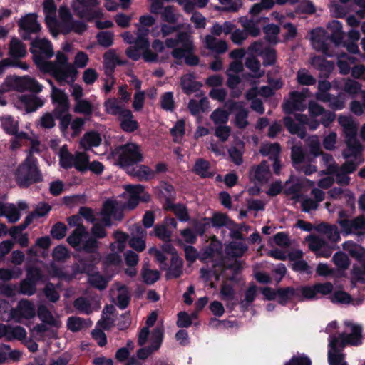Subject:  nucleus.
I'll return each mask as SVG.
<instances>
[{
  "mask_svg": "<svg viewBox=\"0 0 365 365\" xmlns=\"http://www.w3.org/2000/svg\"><path fill=\"white\" fill-rule=\"evenodd\" d=\"M346 326L351 327V334L341 333L338 336H330L329 338V350L327 353L329 365H349L346 361V354L342 352L347 344L360 346L362 344V327L352 322H346Z\"/></svg>",
  "mask_w": 365,
  "mask_h": 365,
  "instance_id": "obj_1",
  "label": "nucleus"
},
{
  "mask_svg": "<svg viewBox=\"0 0 365 365\" xmlns=\"http://www.w3.org/2000/svg\"><path fill=\"white\" fill-rule=\"evenodd\" d=\"M14 175L19 187H29L34 183L41 182L43 180L38 160L31 155H27L24 160L19 164Z\"/></svg>",
  "mask_w": 365,
  "mask_h": 365,
  "instance_id": "obj_2",
  "label": "nucleus"
},
{
  "mask_svg": "<svg viewBox=\"0 0 365 365\" xmlns=\"http://www.w3.org/2000/svg\"><path fill=\"white\" fill-rule=\"evenodd\" d=\"M115 153L118 166L131 176L133 174L132 170L135 169V166L144 161L142 147L136 143H126L118 145Z\"/></svg>",
  "mask_w": 365,
  "mask_h": 365,
  "instance_id": "obj_3",
  "label": "nucleus"
},
{
  "mask_svg": "<svg viewBox=\"0 0 365 365\" xmlns=\"http://www.w3.org/2000/svg\"><path fill=\"white\" fill-rule=\"evenodd\" d=\"M34 48H38L47 56V57H51L53 56V52L51 42L46 39H39V38H36V39L33 40L31 42L30 51L34 55V61L37 68H38L41 71H43V73H49L51 75L53 61H48L45 60L41 54L35 53Z\"/></svg>",
  "mask_w": 365,
  "mask_h": 365,
  "instance_id": "obj_4",
  "label": "nucleus"
},
{
  "mask_svg": "<svg viewBox=\"0 0 365 365\" xmlns=\"http://www.w3.org/2000/svg\"><path fill=\"white\" fill-rule=\"evenodd\" d=\"M334 289V285L331 282H317L314 285H299L297 287L298 294L297 299L300 302L302 300H310L318 299V294L327 295L330 294Z\"/></svg>",
  "mask_w": 365,
  "mask_h": 365,
  "instance_id": "obj_5",
  "label": "nucleus"
},
{
  "mask_svg": "<svg viewBox=\"0 0 365 365\" xmlns=\"http://www.w3.org/2000/svg\"><path fill=\"white\" fill-rule=\"evenodd\" d=\"M344 34L342 29L339 32L331 33L329 36L325 37L324 31L322 33L317 32V31L312 30L311 32V40L314 48L317 50L321 51L324 54L329 55V47L327 42V39L330 40L336 46L343 45ZM331 56V54L329 55Z\"/></svg>",
  "mask_w": 365,
  "mask_h": 365,
  "instance_id": "obj_6",
  "label": "nucleus"
},
{
  "mask_svg": "<svg viewBox=\"0 0 365 365\" xmlns=\"http://www.w3.org/2000/svg\"><path fill=\"white\" fill-rule=\"evenodd\" d=\"M7 79L12 88L19 92L29 91L39 93L43 89V86L38 80L29 75L10 76Z\"/></svg>",
  "mask_w": 365,
  "mask_h": 365,
  "instance_id": "obj_7",
  "label": "nucleus"
},
{
  "mask_svg": "<svg viewBox=\"0 0 365 365\" xmlns=\"http://www.w3.org/2000/svg\"><path fill=\"white\" fill-rule=\"evenodd\" d=\"M77 74L76 68L68 61L62 67H56L55 63H52L51 75L60 84H62L63 82H75Z\"/></svg>",
  "mask_w": 365,
  "mask_h": 365,
  "instance_id": "obj_8",
  "label": "nucleus"
},
{
  "mask_svg": "<svg viewBox=\"0 0 365 365\" xmlns=\"http://www.w3.org/2000/svg\"><path fill=\"white\" fill-rule=\"evenodd\" d=\"M225 106L230 111V113L237 112L235 118V126L240 128V129H244L249 125L247 120L249 112L245 109L242 101L230 100L226 101Z\"/></svg>",
  "mask_w": 365,
  "mask_h": 365,
  "instance_id": "obj_9",
  "label": "nucleus"
},
{
  "mask_svg": "<svg viewBox=\"0 0 365 365\" xmlns=\"http://www.w3.org/2000/svg\"><path fill=\"white\" fill-rule=\"evenodd\" d=\"M341 232L346 235L356 234L365 236V215H359L353 219L344 220L340 222Z\"/></svg>",
  "mask_w": 365,
  "mask_h": 365,
  "instance_id": "obj_10",
  "label": "nucleus"
},
{
  "mask_svg": "<svg viewBox=\"0 0 365 365\" xmlns=\"http://www.w3.org/2000/svg\"><path fill=\"white\" fill-rule=\"evenodd\" d=\"M338 123L343 129L345 135V143L347 145L350 139L357 136L358 125L354 122L352 117L345 116V115H340L338 117Z\"/></svg>",
  "mask_w": 365,
  "mask_h": 365,
  "instance_id": "obj_11",
  "label": "nucleus"
},
{
  "mask_svg": "<svg viewBox=\"0 0 365 365\" xmlns=\"http://www.w3.org/2000/svg\"><path fill=\"white\" fill-rule=\"evenodd\" d=\"M37 93L21 94L19 101L24 105L26 112H36L38 108H41L44 104V100L36 96Z\"/></svg>",
  "mask_w": 365,
  "mask_h": 365,
  "instance_id": "obj_12",
  "label": "nucleus"
},
{
  "mask_svg": "<svg viewBox=\"0 0 365 365\" xmlns=\"http://www.w3.org/2000/svg\"><path fill=\"white\" fill-rule=\"evenodd\" d=\"M4 336H6L9 341L12 339H24L26 337V331L24 327H21V325L11 327V325L0 322V339Z\"/></svg>",
  "mask_w": 365,
  "mask_h": 365,
  "instance_id": "obj_13",
  "label": "nucleus"
},
{
  "mask_svg": "<svg viewBox=\"0 0 365 365\" xmlns=\"http://www.w3.org/2000/svg\"><path fill=\"white\" fill-rule=\"evenodd\" d=\"M180 86L183 92L190 95L198 91L202 86V83L196 81L195 73H188L181 76Z\"/></svg>",
  "mask_w": 365,
  "mask_h": 365,
  "instance_id": "obj_14",
  "label": "nucleus"
},
{
  "mask_svg": "<svg viewBox=\"0 0 365 365\" xmlns=\"http://www.w3.org/2000/svg\"><path fill=\"white\" fill-rule=\"evenodd\" d=\"M120 127L123 131L129 133L135 132L139 128V123L137 120L133 119L132 111L125 109L123 107L120 118Z\"/></svg>",
  "mask_w": 365,
  "mask_h": 365,
  "instance_id": "obj_15",
  "label": "nucleus"
},
{
  "mask_svg": "<svg viewBox=\"0 0 365 365\" xmlns=\"http://www.w3.org/2000/svg\"><path fill=\"white\" fill-rule=\"evenodd\" d=\"M14 317H23L26 319L34 318L36 315L35 306L29 299H21L17 306V309L11 312Z\"/></svg>",
  "mask_w": 365,
  "mask_h": 365,
  "instance_id": "obj_16",
  "label": "nucleus"
},
{
  "mask_svg": "<svg viewBox=\"0 0 365 365\" xmlns=\"http://www.w3.org/2000/svg\"><path fill=\"white\" fill-rule=\"evenodd\" d=\"M79 5V6H73V9L74 11L76 13L78 16L81 18H92L94 17L93 14V9L96 7V6L99 5V1L98 0H76Z\"/></svg>",
  "mask_w": 365,
  "mask_h": 365,
  "instance_id": "obj_17",
  "label": "nucleus"
},
{
  "mask_svg": "<svg viewBox=\"0 0 365 365\" xmlns=\"http://www.w3.org/2000/svg\"><path fill=\"white\" fill-rule=\"evenodd\" d=\"M123 64V61L118 58L114 50H108V51L104 53V68L105 73L107 76H110V78H114L113 73L115 69V65Z\"/></svg>",
  "mask_w": 365,
  "mask_h": 365,
  "instance_id": "obj_18",
  "label": "nucleus"
},
{
  "mask_svg": "<svg viewBox=\"0 0 365 365\" xmlns=\"http://www.w3.org/2000/svg\"><path fill=\"white\" fill-rule=\"evenodd\" d=\"M311 64L314 68H317L325 78H328L334 69V61L326 60L325 58L320 56H314L311 60Z\"/></svg>",
  "mask_w": 365,
  "mask_h": 365,
  "instance_id": "obj_19",
  "label": "nucleus"
},
{
  "mask_svg": "<svg viewBox=\"0 0 365 365\" xmlns=\"http://www.w3.org/2000/svg\"><path fill=\"white\" fill-rule=\"evenodd\" d=\"M271 174L268 161L262 160L255 168H252V178L259 182H267Z\"/></svg>",
  "mask_w": 365,
  "mask_h": 365,
  "instance_id": "obj_20",
  "label": "nucleus"
},
{
  "mask_svg": "<svg viewBox=\"0 0 365 365\" xmlns=\"http://www.w3.org/2000/svg\"><path fill=\"white\" fill-rule=\"evenodd\" d=\"M222 252V243L216 235L212 236L207 247L202 252V259H212L215 255H221Z\"/></svg>",
  "mask_w": 365,
  "mask_h": 365,
  "instance_id": "obj_21",
  "label": "nucleus"
},
{
  "mask_svg": "<svg viewBox=\"0 0 365 365\" xmlns=\"http://www.w3.org/2000/svg\"><path fill=\"white\" fill-rule=\"evenodd\" d=\"M183 262L177 252L173 255L170 260V266L167 269L165 277L167 279L179 278L182 274Z\"/></svg>",
  "mask_w": 365,
  "mask_h": 365,
  "instance_id": "obj_22",
  "label": "nucleus"
},
{
  "mask_svg": "<svg viewBox=\"0 0 365 365\" xmlns=\"http://www.w3.org/2000/svg\"><path fill=\"white\" fill-rule=\"evenodd\" d=\"M59 17L61 23L59 24L60 31L63 35H68L70 34L71 24L72 22L73 15L67 6L59 7Z\"/></svg>",
  "mask_w": 365,
  "mask_h": 365,
  "instance_id": "obj_23",
  "label": "nucleus"
},
{
  "mask_svg": "<svg viewBox=\"0 0 365 365\" xmlns=\"http://www.w3.org/2000/svg\"><path fill=\"white\" fill-rule=\"evenodd\" d=\"M211 164L204 158H197L193 165L192 171L202 178H211L215 175L213 171H210Z\"/></svg>",
  "mask_w": 365,
  "mask_h": 365,
  "instance_id": "obj_24",
  "label": "nucleus"
},
{
  "mask_svg": "<svg viewBox=\"0 0 365 365\" xmlns=\"http://www.w3.org/2000/svg\"><path fill=\"white\" fill-rule=\"evenodd\" d=\"M297 294L298 292L297 291V287H279L277 289V302L278 304H282V306H286V304H287L293 297H296L297 299Z\"/></svg>",
  "mask_w": 365,
  "mask_h": 365,
  "instance_id": "obj_25",
  "label": "nucleus"
},
{
  "mask_svg": "<svg viewBox=\"0 0 365 365\" xmlns=\"http://www.w3.org/2000/svg\"><path fill=\"white\" fill-rule=\"evenodd\" d=\"M80 143L85 150H88L92 146H99L101 145L102 138L98 131L90 130L84 133Z\"/></svg>",
  "mask_w": 365,
  "mask_h": 365,
  "instance_id": "obj_26",
  "label": "nucleus"
},
{
  "mask_svg": "<svg viewBox=\"0 0 365 365\" xmlns=\"http://www.w3.org/2000/svg\"><path fill=\"white\" fill-rule=\"evenodd\" d=\"M205 46L207 49L217 53V54H222L227 49V43L225 40H217L212 35L205 36Z\"/></svg>",
  "mask_w": 365,
  "mask_h": 365,
  "instance_id": "obj_27",
  "label": "nucleus"
},
{
  "mask_svg": "<svg viewBox=\"0 0 365 365\" xmlns=\"http://www.w3.org/2000/svg\"><path fill=\"white\" fill-rule=\"evenodd\" d=\"M131 171L133 172L132 176L138 178L140 181H148L155 178L154 170L145 164H136L135 169Z\"/></svg>",
  "mask_w": 365,
  "mask_h": 365,
  "instance_id": "obj_28",
  "label": "nucleus"
},
{
  "mask_svg": "<svg viewBox=\"0 0 365 365\" xmlns=\"http://www.w3.org/2000/svg\"><path fill=\"white\" fill-rule=\"evenodd\" d=\"M295 119H293L292 117L285 116L283 118L284 125L292 134H297L299 138H304L307 135V129L305 127L302 125H299V124L295 122Z\"/></svg>",
  "mask_w": 365,
  "mask_h": 365,
  "instance_id": "obj_29",
  "label": "nucleus"
},
{
  "mask_svg": "<svg viewBox=\"0 0 365 365\" xmlns=\"http://www.w3.org/2000/svg\"><path fill=\"white\" fill-rule=\"evenodd\" d=\"M202 220H208L212 227H226L227 229L231 225H234V220L230 219L227 215L222 212H214L212 217H205Z\"/></svg>",
  "mask_w": 365,
  "mask_h": 365,
  "instance_id": "obj_30",
  "label": "nucleus"
},
{
  "mask_svg": "<svg viewBox=\"0 0 365 365\" xmlns=\"http://www.w3.org/2000/svg\"><path fill=\"white\" fill-rule=\"evenodd\" d=\"M88 235L85 226H78L74 229L71 234L67 237L66 241L73 248L81 249V242L83 236Z\"/></svg>",
  "mask_w": 365,
  "mask_h": 365,
  "instance_id": "obj_31",
  "label": "nucleus"
},
{
  "mask_svg": "<svg viewBox=\"0 0 365 365\" xmlns=\"http://www.w3.org/2000/svg\"><path fill=\"white\" fill-rule=\"evenodd\" d=\"M363 147L360 140L357 137L351 138L346 144V150L343 153V156L345 159H349L350 157L357 158L359 155H361Z\"/></svg>",
  "mask_w": 365,
  "mask_h": 365,
  "instance_id": "obj_32",
  "label": "nucleus"
},
{
  "mask_svg": "<svg viewBox=\"0 0 365 365\" xmlns=\"http://www.w3.org/2000/svg\"><path fill=\"white\" fill-rule=\"evenodd\" d=\"M344 248L348 252L349 255L351 257L356 259L359 262H361L362 264L365 257L364 247H361V245H356V243L345 242L344 243Z\"/></svg>",
  "mask_w": 365,
  "mask_h": 365,
  "instance_id": "obj_33",
  "label": "nucleus"
},
{
  "mask_svg": "<svg viewBox=\"0 0 365 365\" xmlns=\"http://www.w3.org/2000/svg\"><path fill=\"white\" fill-rule=\"evenodd\" d=\"M182 44L181 47H178V48H174L172 51V56L174 58L177 59H185V53L186 52H190L192 51V41L191 36L189 33L187 32V36L185 41H179V43Z\"/></svg>",
  "mask_w": 365,
  "mask_h": 365,
  "instance_id": "obj_34",
  "label": "nucleus"
},
{
  "mask_svg": "<svg viewBox=\"0 0 365 365\" xmlns=\"http://www.w3.org/2000/svg\"><path fill=\"white\" fill-rule=\"evenodd\" d=\"M331 87V83L328 80H320L318 83V90L316 93L317 100L323 102L330 101L331 93L329 90Z\"/></svg>",
  "mask_w": 365,
  "mask_h": 365,
  "instance_id": "obj_35",
  "label": "nucleus"
},
{
  "mask_svg": "<svg viewBox=\"0 0 365 365\" xmlns=\"http://www.w3.org/2000/svg\"><path fill=\"white\" fill-rule=\"evenodd\" d=\"M90 156L86 152H76L74 155V168L81 172L88 171Z\"/></svg>",
  "mask_w": 365,
  "mask_h": 365,
  "instance_id": "obj_36",
  "label": "nucleus"
},
{
  "mask_svg": "<svg viewBox=\"0 0 365 365\" xmlns=\"http://www.w3.org/2000/svg\"><path fill=\"white\" fill-rule=\"evenodd\" d=\"M0 120L1 122V128L6 133L10 135H14V134L17 133L19 123L18 121H15L13 116L7 115L6 116L1 117Z\"/></svg>",
  "mask_w": 365,
  "mask_h": 365,
  "instance_id": "obj_37",
  "label": "nucleus"
},
{
  "mask_svg": "<svg viewBox=\"0 0 365 365\" xmlns=\"http://www.w3.org/2000/svg\"><path fill=\"white\" fill-rule=\"evenodd\" d=\"M37 314L38 318L42 320L43 323H46L48 325L55 326L58 327L59 326V323L58 320L54 318L53 315H52L51 312L48 309V307L45 305L38 306L37 309Z\"/></svg>",
  "mask_w": 365,
  "mask_h": 365,
  "instance_id": "obj_38",
  "label": "nucleus"
},
{
  "mask_svg": "<svg viewBox=\"0 0 365 365\" xmlns=\"http://www.w3.org/2000/svg\"><path fill=\"white\" fill-rule=\"evenodd\" d=\"M330 173L334 174L336 176V180L338 185H348L350 183L351 178L349 175H346L344 170L342 169V165L338 166L334 164L330 165L329 168Z\"/></svg>",
  "mask_w": 365,
  "mask_h": 365,
  "instance_id": "obj_39",
  "label": "nucleus"
},
{
  "mask_svg": "<svg viewBox=\"0 0 365 365\" xmlns=\"http://www.w3.org/2000/svg\"><path fill=\"white\" fill-rule=\"evenodd\" d=\"M10 54L13 57H24L26 53L25 44L20 41L18 38H12L10 42Z\"/></svg>",
  "mask_w": 365,
  "mask_h": 365,
  "instance_id": "obj_40",
  "label": "nucleus"
},
{
  "mask_svg": "<svg viewBox=\"0 0 365 365\" xmlns=\"http://www.w3.org/2000/svg\"><path fill=\"white\" fill-rule=\"evenodd\" d=\"M259 151L262 155H268L269 160L273 161L276 155L281 153V145L279 143L264 145L260 148Z\"/></svg>",
  "mask_w": 365,
  "mask_h": 365,
  "instance_id": "obj_41",
  "label": "nucleus"
},
{
  "mask_svg": "<svg viewBox=\"0 0 365 365\" xmlns=\"http://www.w3.org/2000/svg\"><path fill=\"white\" fill-rule=\"evenodd\" d=\"M88 283L93 287L97 288V289L103 290L106 289L108 280L99 272H96L89 274Z\"/></svg>",
  "mask_w": 365,
  "mask_h": 365,
  "instance_id": "obj_42",
  "label": "nucleus"
},
{
  "mask_svg": "<svg viewBox=\"0 0 365 365\" xmlns=\"http://www.w3.org/2000/svg\"><path fill=\"white\" fill-rule=\"evenodd\" d=\"M264 33L267 42L277 43L278 42L277 35L280 33V28L277 24H269L264 26Z\"/></svg>",
  "mask_w": 365,
  "mask_h": 365,
  "instance_id": "obj_43",
  "label": "nucleus"
},
{
  "mask_svg": "<svg viewBox=\"0 0 365 365\" xmlns=\"http://www.w3.org/2000/svg\"><path fill=\"white\" fill-rule=\"evenodd\" d=\"M230 114V111H229V110L226 111V110L222 109V108H217L212 114H210V118L212 120L214 124L219 126V125L226 124V123H227Z\"/></svg>",
  "mask_w": 365,
  "mask_h": 365,
  "instance_id": "obj_44",
  "label": "nucleus"
},
{
  "mask_svg": "<svg viewBox=\"0 0 365 365\" xmlns=\"http://www.w3.org/2000/svg\"><path fill=\"white\" fill-rule=\"evenodd\" d=\"M104 106L106 108V112L110 115H118V120H120L123 107L118 104L116 98H108L104 102Z\"/></svg>",
  "mask_w": 365,
  "mask_h": 365,
  "instance_id": "obj_45",
  "label": "nucleus"
},
{
  "mask_svg": "<svg viewBox=\"0 0 365 365\" xmlns=\"http://www.w3.org/2000/svg\"><path fill=\"white\" fill-rule=\"evenodd\" d=\"M159 188V199L164 197L165 200L168 199V197H170V196H177L175 188L173 185L170 184L169 182H166V180H162L160 182Z\"/></svg>",
  "mask_w": 365,
  "mask_h": 365,
  "instance_id": "obj_46",
  "label": "nucleus"
},
{
  "mask_svg": "<svg viewBox=\"0 0 365 365\" xmlns=\"http://www.w3.org/2000/svg\"><path fill=\"white\" fill-rule=\"evenodd\" d=\"M74 113H83L85 115H91L93 113V106L88 100L81 98L73 107Z\"/></svg>",
  "mask_w": 365,
  "mask_h": 365,
  "instance_id": "obj_47",
  "label": "nucleus"
},
{
  "mask_svg": "<svg viewBox=\"0 0 365 365\" xmlns=\"http://www.w3.org/2000/svg\"><path fill=\"white\" fill-rule=\"evenodd\" d=\"M329 106L332 110H340L345 107L346 96L344 93H339L336 96L330 93Z\"/></svg>",
  "mask_w": 365,
  "mask_h": 365,
  "instance_id": "obj_48",
  "label": "nucleus"
},
{
  "mask_svg": "<svg viewBox=\"0 0 365 365\" xmlns=\"http://www.w3.org/2000/svg\"><path fill=\"white\" fill-rule=\"evenodd\" d=\"M164 329L161 327H156L154 328L151 334V343L150 346L153 351L158 350L163 339Z\"/></svg>",
  "mask_w": 365,
  "mask_h": 365,
  "instance_id": "obj_49",
  "label": "nucleus"
},
{
  "mask_svg": "<svg viewBox=\"0 0 365 365\" xmlns=\"http://www.w3.org/2000/svg\"><path fill=\"white\" fill-rule=\"evenodd\" d=\"M334 264L338 269H348L350 266V259L346 254L344 252H336L332 257Z\"/></svg>",
  "mask_w": 365,
  "mask_h": 365,
  "instance_id": "obj_50",
  "label": "nucleus"
},
{
  "mask_svg": "<svg viewBox=\"0 0 365 365\" xmlns=\"http://www.w3.org/2000/svg\"><path fill=\"white\" fill-rule=\"evenodd\" d=\"M312 361L305 353H297L293 355L284 365H312Z\"/></svg>",
  "mask_w": 365,
  "mask_h": 365,
  "instance_id": "obj_51",
  "label": "nucleus"
},
{
  "mask_svg": "<svg viewBox=\"0 0 365 365\" xmlns=\"http://www.w3.org/2000/svg\"><path fill=\"white\" fill-rule=\"evenodd\" d=\"M262 65L264 66H274L277 61V51L271 47H265L262 51Z\"/></svg>",
  "mask_w": 365,
  "mask_h": 365,
  "instance_id": "obj_52",
  "label": "nucleus"
},
{
  "mask_svg": "<svg viewBox=\"0 0 365 365\" xmlns=\"http://www.w3.org/2000/svg\"><path fill=\"white\" fill-rule=\"evenodd\" d=\"M297 79L301 85H314L317 80L307 68H300L297 73Z\"/></svg>",
  "mask_w": 365,
  "mask_h": 365,
  "instance_id": "obj_53",
  "label": "nucleus"
},
{
  "mask_svg": "<svg viewBox=\"0 0 365 365\" xmlns=\"http://www.w3.org/2000/svg\"><path fill=\"white\" fill-rule=\"evenodd\" d=\"M96 38L99 45L104 48H108L113 43L114 34L109 31H102L97 34Z\"/></svg>",
  "mask_w": 365,
  "mask_h": 365,
  "instance_id": "obj_54",
  "label": "nucleus"
},
{
  "mask_svg": "<svg viewBox=\"0 0 365 365\" xmlns=\"http://www.w3.org/2000/svg\"><path fill=\"white\" fill-rule=\"evenodd\" d=\"M329 299L334 304H350L352 297L349 292L336 291L330 295Z\"/></svg>",
  "mask_w": 365,
  "mask_h": 365,
  "instance_id": "obj_55",
  "label": "nucleus"
},
{
  "mask_svg": "<svg viewBox=\"0 0 365 365\" xmlns=\"http://www.w3.org/2000/svg\"><path fill=\"white\" fill-rule=\"evenodd\" d=\"M257 93L255 91H250L246 94V98L248 99H252L251 101V108L252 110H255L259 113H264V107L263 104V101L260 100V98H257Z\"/></svg>",
  "mask_w": 365,
  "mask_h": 365,
  "instance_id": "obj_56",
  "label": "nucleus"
},
{
  "mask_svg": "<svg viewBox=\"0 0 365 365\" xmlns=\"http://www.w3.org/2000/svg\"><path fill=\"white\" fill-rule=\"evenodd\" d=\"M26 274L29 277L31 282L34 284V288L36 290L37 282L43 278V274L40 268L36 266L27 267L26 269Z\"/></svg>",
  "mask_w": 365,
  "mask_h": 365,
  "instance_id": "obj_57",
  "label": "nucleus"
},
{
  "mask_svg": "<svg viewBox=\"0 0 365 365\" xmlns=\"http://www.w3.org/2000/svg\"><path fill=\"white\" fill-rule=\"evenodd\" d=\"M306 152H304L302 145H293L291 150V158L293 164L303 163L306 158Z\"/></svg>",
  "mask_w": 365,
  "mask_h": 365,
  "instance_id": "obj_58",
  "label": "nucleus"
},
{
  "mask_svg": "<svg viewBox=\"0 0 365 365\" xmlns=\"http://www.w3.org/2000/svg\"><path fill=\"white\" fill-rule=\"evenodd\" d=\"M66 232L67 226L66 224L62 222H57L52 226L50 234L53 238L61 240L66 236Z\"/></svg>",
  "mask_w": 365,
  "mask_h": 365,
  "instance_id": "obj_59",
  "label": "nucleus"
},
{
  "mask_svg": "<svg viewBox=\"0 0 365 365\" xmlns=\"http://www.w3.org/2000/svg\"><path fill=\"white\" fill-rule=\"evenodd\" d=\"M160 106L163 110L173 112L175 109V101L173 93L171 91H167L163 94L160 98Z\"/></svg>",
  "mask_w": 365,
  "mask_h": 365,
  "instance_id": "obj_60",
  "label": "nucleus"
},
{
  "mask_svg": "<svg viewBox=\"0 0 365 365\" xmlns=\"http://www.w3.org/2000/svg\"><path fill=\"white\" fill-rule=\"evenodd\" d=\"M207 102L206 98H201L200 101L192 98L188 102V108L192 115H198L200 112H205L204 104Z\"/></svg>",
  "mask_w": 365,
  "mask_h": 365,
  "instance_id": "obj_61",
  "label": "nucleus"
},
{
  "mask_svg": "<svg viewBox=\"0 0 365 365\" xmlns=\"http://www.w3.org/2000/svg\"><path fill=\"white\" fill-rule=\"evenodd\" d=\"M344 90L348 94L356 95L361 91V85L356 80L348 78L344 83Z\"/></svg>",
  "mask_w": 365,
  "mask_h": 365,
  "instance_id": "obj_62",
  "label": "nucleus"
},
{
  "mask_svg": "<svg viewBox=\"0 0 365 365\" xmlns=\"http://www.w3.org/2000/svg\"><path fill=\"white\" fill-rule=\"evenodd\" d=\"M161 18L164 21L168 22V24H175L178 21V17L174 14V6L168 5L163 7V10L161 12Z\"/></svg>",
  "mask_w": 365,
  "mask_h": 365,
  "instance_id": "obj_63",
  "label": "nucleus"
},
{
  "mask_svg": "<svg viewBox=\"0 0 365 365\" xmlns=\"http://www.w3.org/2000/svg\"><path fill=\"white\" fill-rule=\"evenodd\" d=\"M44 294L46 298L52 302H56L60 299V294L58 291H56L53 284L52 282H48L44 287Z\"/></svg>",
  "mask_w": 365,
  "mask_h": 365,
  "instance_id": "obj_64",
  "label": "nucleus"
}]
</instances>
